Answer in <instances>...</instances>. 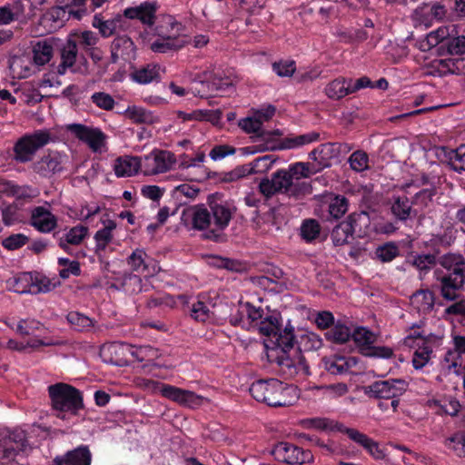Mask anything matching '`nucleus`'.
Segmentation results:
<instances>
[{"mask_svg": "<svg viewBox=\"0 0 465 465\" xmlns=\"http://www.w3.org/2000/svg\"><path fill=\"white\" fill-rule=\"evenodd\" d=\"M213 198V195L208 197V207L204 204H196L185 209L182 219L184 221L190 219L192 228L203 232L204 239L219 242L236 208L233 207L232 211L230 207L218 203Z\"/></svg>", "mask_w": 465, "mask_h": 465, "instance_id": "f257e3e1", "label": "nucleus"}, {"mask_svg": "<svg viewBox=\"0 0 465 465\" xmlns=\"http://www.w3.org/2000/svg\"><path fill=\"white\" fill-rule=\"evenodd\" d=\"M249 391L257 401L271 407H288L293 404L291 394L296 396V388L288 386L277 379L259 380L254 381Z\"/></svg>", "mask_w": 465, "mask_h": 465, "instance_id": "f03ea898", "label": "nucleus"}, {"mask_svg": "<svg viewBox=\"0 0 465 465\" xmlns=\"http://www.w3.org/2000/svg\"><path fill=\"white\" fill-rule=\"evenodd\" d=\"M312 185L306 182L292 181L285 169H280L272 174L271 179L264 178L259 183V191L266 198L276 193H284L295 199L312 193Z\"/></svg>", "mask_w": 465, "mask_h": 465, "instance_id": "7ed1b4c3", "label": "nucleus"}, {"mask_svg": "<svg viewBox=\"0 0 465 465\" xmlns=\"http://www.w3.org/2000/svg\"><path fill=\"white\" fill-rule=\"evenodd\" d=\"M53 408L58 411L57 417L65 419V412L76 415L84 408L83 397L79 390L66 384L56 383L48 387Z\"/></svg>", "mask_w": 465, "mask_h": 465, "instance_id": "20e7f679", "label": "nucleus"}, {"mask_svg": "<svg viewBox=\"0 0 465 465\" xmlns=\"http://www.w3.org/2000/svg\"><path fill=\"white\" fill-rule=\"evenodd\" d=\"M52 141L49 130H37L21 136L13 146L12 160L18 163H26L35 158L38 150Z\"/></svg>", "mask_w": 465, "mask_h": 465, "instance_id": "39448f33", "label": "nucleus"}, {"mask_svg": "<svg viewBox=\"0 0 465 465\" xmlns=\"http://www.w3.org/2000/svg\"><path fill=\"white\" fill-rule=\"evenodd\" d=\"M295 341L294 328L287 325L283 330L274 333L271 341L274 344V349L279 352L276 357L277 363L282 367L296 370L295 361L289 355V351L293 348Z\"/></svg>", "mask_w": 465, "mask_h": 465, "instance_id": "423d86ee", "label": "nucleus"}, {"mask_svg": "<svg viewBox=\"0 0 465 465\" xmlns=\"http://www.w3.org/2000/svg\"><path fill=\"white\" fill-rule=\"evenodd\" d=\"M144 386L153 391H159L163 397L182 405L192 407L200 404L202 401V397L192 391L183 390L153 380H146Z\"/></svg>", "mask_w": 465, "mask_h": 465, "instance_id": "0eeeda50", "label": "nucleus"}, {"mask_svg": "<svg viewBox=\"0 0 465 465\" xmlns=\"http://www.w3.org/2000/svg\"><path fill=\"white\" fill-rule=\"evenodd\" d=\"M27 446L28 440L24 430H15L0 434V462L7 464L14 460L18 452L25 451Z\"/></svg>", "mask_w": 465, "mask_h": 465, "instance_id": "6e6552de", "label": "nucleus"}, {"mask_svg": "<svg viewBox=\"0 0 465 465\" xmlns=\"http://www.w3.org/2000/svg\"><path fill=\"white\" fill-rule=\"evenodd\" d=\"M407 386V382L401 379L379 381L365 387V393L375 399H394L402 395Z\"/></svg>", "mask_w": 465, "mask_h": 465, "instance_id": "1a4fd4ad", "label": "nucleus"}, {"mask_svg": "<svg viewBox=\"0 0 465 465\" xmlns=\"http://www.w3.org/2000/svg\"><path fill=\"white\" fill-rule=\"evenodd\" d=\"M272 453L277 460L292 465L310 463L313 460V455L311 450H304L289 442L277 443L273 448Z\"/></svg>", "mask_w": 465, "mask_h": 465, "instance_id": "9d476101", "label": "nucleus"}, {"mask_svg": "<svg viewBox=\"0 0 465 465\" xmlns=\"http://www.w3.org/2000/svg\"><path fill=\"white\" fill-rule=\"evenodd\" d=\"M441 283V296L448 301H455L459 298L456 291L462 288L465 283V263H457L451 272L439 279Z\"/></svg>", "mask_w": 465, "mask_h": 465, "instance_id": "9b49d317", "label": "nucleus"}, {"mask_svg": "<svg viewBox=\"0 0 465 465\" xmlns=\"http://www.w3.org/2000/svg\"><path fill=\"white\" fill-rule=\"evenodd\" d=\"M77 139L85 143L93 152H100L105 145L106 135L99 129L82 124H72L67 127Z\"/></svg>", "mask_w": 465, "mask_h": 465, "instance_id": "f8f14e48", "label": "nucleus"}, {"mask_svg": "<svg viewBox=\"0 0 465 465\" xmlns=\"http://www.w3.org/2000/svg\"><path fill=\"white\" fill-rule=\"evenodd\" d=\"M64 157L56 151H50L32 164L33 171L38 175L50 178L64 170Z\"/></svg>", "mask_w": 465, "mask_h": 465, "instance_id": "ddd939ff", "label": "nucleus"}, {"mask_svg": "<svg viewBox=\"0 0 465 465\" xmlns=\"http://www.w3.org/2000/svg\"><path fill=\"white\" fill-rule=\"evenodd\" d=\"M136 57V48L127 35L117 36L111 44V62L116 64L120 59L130 63Z\"/></svg>", "mask_w": 465, "mask_h": 465, "instance_id": "4468645a", "label": "nucleus"}, {"mask_svg": "<svg viewBox=\"0 0 465 465\" xmlns=\"http://www.w3.org/2000/svg\"><path fill=\"white\" fill-rule=\"evenodd\" d=\"M169 153L165 151H153L142 160L141 169L144 175L165 173L171 168Z\"/></svg>", "mask_w": 465, "mask_h": 465, "instance_id": "2eb2a0df", "label": "nucleus"}, {"mask_svg": "<svg viewBox=\"0 0 465 465\" xmlns=\"http://www.w3.org/2000/svg\"><path fill=\"white\" fill-rule=\"evenodd\" d=\"M30 224L38 232L47 233L57 226V218L44 206H36L31 211Z\"/></svg>", "mask_w": 465, "mask_h": 465, "instance_id": "dca6fc26", "label": "nucleus"}, {"mask_svg": "<svg viewBox=\"0 0 465 465\" xmlns=\"http://www.w3.org/2000/svg\"><path fill=\"white\" fill-rule=\"evenodd\" d=\"M92 454L87 446H79L64 455L56 456L50 465H91Z\"/></svg>", "mask_w": 465, "mask_h": 465, "instance_id": "f3484780", "label": "nucleus"}, {"mask_svg": "<svg viewBox=\"0 0 465 465\" xmlns=\"http://www.w3.org/2000/svg\"><path fill=\"white\" fill-rule=\"evenodd\" d=\"M156 3L144 2L138 6L126 8L124 15L129 19H138L143 25H153L156 18Z\"/></svg>", "mask_w": 465, "mask_h": 465, "instance_id": "a211bd4d", "label": "nucleus"}, {"mask_svg": "<svg viewBox=\"0 0 465 465\" xmlns=\"http://www.w3.org/2000/svg\"><path fill=\"white\" fill-rule=\"evenodd\" d=\"M338 157L334 143H322L309 153V158L314 162L320 171L330 167L331 160Z\"/></svg>", "mask_w": 465, "mask_h": 465, "instance_id": "6ab92c4d", "label": "nucleus"}, {"mask_svg": "<svg viewBox=\"0 0 465 465\" xmlns=\"http://www.w3.org/2000/svg\"><path fill=\"white\" fill-rule=\"evenodd\" d=\"M77 53V42L69 37L61 48V63L57 66V73L59 74H64L67 68L72 67L75 64Z\"/></svg>", "mask_w": 465, "mask_h": 465, "instance_id": "aec40b11", "label": "nucleus"}, {"mask_svg": "<svg viewBox=\"0 0 465 465\" xmlns=\"http://www.w3.org/2000/svg\"><path fill=\"white\" fill-rule=\"evenodd\" d=\"M142 159L137 156L118 158L114 163V173L117 177L132 176L141 169Z\"/></svg>", "mask_w": 465, "mask_h": 465, "instance_id": "412c9836", "label": "nucleus"}, {"mask_svg": "<svg viewBox=\"0 0 465 465\" xmlns=\"http://www.w3.org/2000/svg\"><path fill=\"white\" fill-rule=\"evenodd\" d=\"M320 138V134L316 132H312L309 134L298 135L294 138H286L282 141L281 145L274 144H267L263 148H260L259 151H274L277 149H285V148H293L296 146L304 145L315 141H318Z\"/></svg>", "mask_w": 465, "mask_h": 465, "instance_id": "4be33fe9", "label": "nucleus"}, {"mask_svg": "<svg viewBox=\"0 0 465 465\" xmlns=\"http://www.w3.org/2000/svg\"><path fill=\"white\" fill-rule=\"evenodd\" d=\"M411 203L406 196L394 197L391 211L397 220L405 222L417 216V212L411 208Z\"/></svg>", "mask_w": 465, "mask_h": 465, "instance_id": "5701e85b", "label": "nucleus"}, {"mask_svg": "<svg viewBox=\"0 0 465 465\" xmlns=\"http://www.w3.org/2000/svg\"><path fill=\"white\" fill-rule=\"evenodd\" d=\"M30 289L32 293L49 292L61 284L60 281H54L39 272L29 273Z\"/></svg>", "mask_w": 465, "mask_h": 465, "instance_id": "b1692460", "label": "nucleus"}, {"mask_svg": "<svg viewBox=\"0 0 465 465\" xmlns=\"http://www.w3.org/2000/svg\"><path fill=\"white\" fill-rule=\"evenodd\" d=\"M88 227L84 225H76L65 233L64 237L59 239V247L64 251H67L68 245H79L88 235Z\"/></svg>", "mask_w": 465, "mask_h": 465, "instance_id": "393cba45", "label": "nucleus"}, {"mask_svg": "<svg viewBox=\"0 0 465 465\" xmlns=\"http://www.w3.org/2000/svg\"><path fill=\"white\" fill-rule=\"evenodd\" d=\"M131 75L135 82L146 84L160 78V66L156 64H148L134 70Z\"/></svg>", "mask_w": 465, "mask_h": 465, "instance_id": "a878e982", "label": "nucleus"}, {"mask_svg": "<svg viewBox=\"0 0 465 465\" xmlns=\"http://www.w3.org/2000/svg\"><path fill=\"white\" fill-rule=\"evenodd\" d=\"M351 78H338L331 81L326 87V94L331 99H341L352 94L351 92Z\"/></svg>", "mask_w": 465, "mask_h": 465, "instance_id": "bb28decb", "label": "nucleus"}, {"mask_svg": "<svg viewBox=\"0 0 465 465\" xmlns=\"http://www.w3.org/2000/svg\"><path fill=\"white\" fill-rule=\"evenodd\" d=\"M121 345L128 347L131 350V355L139 362H153L161 356L159 350L150 345H143L136 348L124 342H122Z\"/></svg>", "mask_w": 465, "mask_h": 465, "instance_id": "cd10ccee", "label": "nucleus"}, {"mask_svg": "<svg viewBox=\"0 0 465 465\" xmlns=\"http://www.w3.org/2000/svg\"><path fill=\"white\" fill-rule=\"evenodd\" d=\"M287 172L289 173L292 181L302 182L301 179L308 178L312 174H315L316 173L320 172V170H318V167L314 163L298 162L291 164L287 169Z\"/></svg>", "mask_w": 465, "mask_h": 465, "instance_id": "c85d7f7f", "label": "nucleus"}, {"mask_svg": "<svg viewBox=\"0 0 465 465\" xmlns=\"http://www.w3.org/2000/svg\"><path fill=\"white\" fill-rule=\"evenodd\" d=\"M353 441L363 447L375 460H383L385 453L379 443L364 433L355 434Z\"/></svg>", "mask_w": 465, "mask_h": 465, "instance_id": "c756f323", "label": "nucleus"}, {"mask_svg": "<svg viewBox=\"0 0 465 465\" xmlns=\"http://www.w3.org/2000/svg\"><path fill=\"white\" fill-rule=\"evenodd\" d=\"M351 335V329L340 321L333 324V326L325 332L326 339L337 344L347 342L350 341Z\"/></svg>", "mask_w": 465, "mask_h": 465, "instance_id": "7c9ffc66", "label": "nucleus"}, {"mask_svg": "<svg viewBox=\"0 0 465 465\" xmlns=\"http://www.w3.org/2000/svg\"><path fill=\"white\" fill-rule=\"evenodd\" d=\"M325 370L332 375H341L348 372L351 367L350 361L342 356H333L322 360Z\"/></svg>", "mask_w": 465, "mask_h": 465, "instance_id": "2f4dec72", "label": "nucleus"}, {"mask_svg": "<svg viewBox=\"0 0 465 465\" xmlns=\"http://www.w3.org/2000/svg\"><path fill=\"white\" fill-rule=\"evenodd\" d=\"M104 227L99 231L96 232L94 234V240L96 242V252L104 251L106 246L112 242L113 240V230L115 229L116 223L113 220H107L106 223L104 222Z\"/></svg>", "mask_w": 465, "mask_h": 465, "instance_id": "473e14b6", "label": "nucleus"}, {"mask_svg": "<svg viewBox=\"0 0 465 465\" xmlns=\"http://www.w3.org/2000/svg\"><path fill=\"white\" fill-rule=\"evenodd\" d=\"M125 115L138 124H152L157 121L151 112L138 106H129Z\"/></svg>", "mask_w": 465, "mask_h": 465, "instance_id": "72a5a7b5", "label": "nucleus"}, {"mask_svg": "<svg viewBox=\"0 0 465 465\" xmlns=\"http://www.w3.org/2000/svg\"><path fill=\"white\" fill-rule=\"evenodd\" d=\"M346 222L351 226L352 234L356 233L361 237L370 225V217L366 212L352 213L348 216Z\"/></svg>", "mask_w": 465, "mask_h": 465, "instance_id": "f704fd0d", "label": "nucleus"}, {"mask_svg": "<svg viewBox=\"0 0 465 465\" xmlns=\"http://www.w3.org/2000/svg\"><path fill=\"white\" fill-rule=\"evenodd\" d=\"M351 226L345 221L338 223L331 231V238L335 246L349 243V238L352 237Z\"/></svg>", "mask_w": 465, "mask_h": 465, "instance_id": "c9c22d12", "label": "nucleus"}, {"mask_svg": "<svg viewBox=\"0 0 465 465\" xmlns=\"http://www.w3.org/2000/svg\"><path fill=\"white\" fill-rule=\"evenodd\" d=\"M33 60L38 66L47 64L53 56V46L46 41H40L33 48Z\"/></svg>", "mask_w": 465, "mask_h": 465, "instance_id": "e433bc0d", "label": "nucleus"}, {"mask_svg": "<svg viewBox=\"0 0 465 465\" xmlns=\"http://www.w3.org/2000/svg\"><path fill=\"white\" fill-rule=\"evenodd\" d=\"M49 15L54 22L68 21L71 17L80 20L83 16V10L68 9L57 4V5L50 9Z\"/></svg>", "mask_w": 465, "mask_h": 465, "instance_id": "4c0bfd02", "label": "nucleus"}, {"mask_svg": "<svg viewBox=\"0 0 465 465\" xmlns=\"http://www.w3.org/2000/svg\"><path fill=\"white\" fill-rule=\"evenodd\" d=\"M411 302L419 311H429L434 306V293L430 290H418L411 296Z\"/></svg>", "mask_w": 465, "mask_h": 465, "instance_id": "58836bf2", "label": "nucleus"}, {"mask_svg": "<svg viewBox=\"0 0 465 465\" xmlns=\"http://www.w3.org/2000/svg\"><path fill=\"white\" fill-rule=\"evenodd\" d=\"M183 45L184 42L177 38L166 37L152 43L150 48L154 53L164 54L170 51L179 50Z\"/></svg>", "mask_w": 465, "mask_h": 465, "instance_id": "ea45409f", "label": "nucleus"}, {"mask_svg": "<svg viewBox=\"0 0 465 465\" xmlns=\"http://www.w3.org/2000/svg\"><path fill=\"white\" fill-rule=\"evenodd\" d=\"M351 339L353 340L355 344L359 347L360 352L365 346H370L375 341L374 334L364 327H358L351 331Z\"/></svg>", "mask_w": 465, "mask_h": 465, "instance_id": "a19ab883", "label": "nucleus"}, {"mask_svg": "<svg viewBox=\"0 0 465 465\" xmlns=\"http://www.w3.org/2000/svg\"><path fill=\"white\" fill-rule=\"evenodd\" d=\"M302 238L307 242L317 239L321 232L320 223L314 219L304 220L300 228Z\"/></svg>", "mask_w": 465, "mask_h": 465, "instance_id": "79ce46f5", "label": "nucleus"}, {"mask_svg": "<svg viewBox=\"0 0 465 465\" xmlns=\"http://www.w3.org/2000/svg\"><path fill=\"white\" fill-rule=\"evenodd\" d=\"M66 319L71 326L78 331H87L94 325L92 319L78 312H70Z\"/></svg>", "mask_w": 465, "mask_h": 465, "instance_id": "37998d69", "label": "nucleus"}, {"mask_svg": "<svg viewBox=\"0 0 465 465\" xmlns=\"http://www.w3.org/2000/svg\"><path fill=\"white\" fill-rule=\"evenodd\" d=\"M146 252L142 249H136L127 258V264L133 272L143 273L148 271V265L145 263Z\"/></svg>", "mask_w": 465, "mask_h": 465, "instance_id": "c03bdc74", "label": "nucleus"}, {"mask_svg": "<svg viewBox=\"0 0 465 465\" xmlns=\"http://www.w3.org/2000/svg\"><path fill=\"white\" fill-rule=\"evenodd\" d=\"M57 262L60 266L64 267L59 272V276L62 279H67L71 274L74 276H79L81 274L80 262L78 261H70L67 258H59Z\"/></svg>", "mask_w": 465, "mask_h": 465, "instance_id": "a18cd8bd", "label": "nucleus"}, {"mask_svg": "<svg viewBox=\"0 0 465 465\" xmlns=\"http://www.w3.org/2000/svg\"><path fill=\"white\" fill-rule=\"evenodd\" d=\"M200 85L202 89L207 87L208 91L213 94L224 91L228 87L232 86V82L227 77L223 78L221 76L214 75L211 81L200 82Z\"/></svg>", "mask_w": 465, "mask_h": 465, "instance_id": "49530a36", "label": "nucleus"}, {"mask_svg": "<svg viewBox=\"0 0 465 465\" xmlns=\"http://www.w3.org/2000/svg\"><path fill=\"white\" fill-rule=\"evenodd\" d=\"M425 343V341L423 342ZM432 349L430 346L423 344L420 346L413 353L412 365L414 369L420 370L430 361Z\"/></svg>", "mask_w": 465, "mask_h": 465, "instance_id": "de8ad7c7", "label": "nucleus"}, {"mask_svg": "<svg viewBox=\"0 0 465 465\" xmlns=\"http://www.w3.org/2000/svg\"><path fill=\"white\" fill-rule=\"evenodd\" d=\"M281 327L282 325L277 317L269 316L260 322L259 331L262 335L272 339L274 337V333L280 331Z\"/></svg>", "mask_w": 465, "mask_h": 465, "instance_id": "09e8293b", "label": "nucleus"}, {"mask_svg": "<svg viewBox=\"0 0 465 465\" xmlns=\"http://www.w3.org/2000/svg\"><path fill=\"white\" fill-rule=\"evenodd\" d=\"M276 161V158L272 154H267L259 158H256L250 163V173H259L267 172L273 163Z\"/></svg>", "mask_w": 465, "mask_h": 465, "instance_id": "8fccbe9b", "label": "nucleus"}, {"mask_svg": "<svg viewBox=\"0 0 465 465\" xmlns=\"http://www.w3.org/2000/svg\"><path fill=\"white\" fill-rule=\"evenodd\" d=\"M29 237L24 233H14L2 241V246L8 251H15L25 246Z\"/></svg>", "mask_w": 465, "mask_h": 465, "instance_id": "3c124183", "label": "nucleus"}, {"mask_svg": "<svg viewBox=\"0 0 465 465\" xmlns=\"http://www.w3.org/2000/svg\"><path fill=\"white\" fill-rule=\"evenodd\" d=\"M347 210L348 200L342 195L335 196L329 205V213L335 219H339L344 215Z\"/></svg>", "mask_w": 465, "mask_h": 465, "instance_id": "603ef678", "label": "nucleus"}, {"mask_svg": "<svg viewBox=\"0 0 465 465\" xmlns=\"http://www.w3.org/2000/svg\"><path fill=\"white\" fill-rule=\"evenodd\" d=\"M375 254L382 262H389L399 255V249L396 243L387 242L382 246H379L376 249Z\"/></svg>", "mask_w": 465, "mask_h": 465, "instance_id": "864d4df0", "label": "nucleus"}, {"mask_svg": "<svg viewBox=\"0 0 465 465\" xmlns=\"http://www.w3.org/2000/svg\"><path fill=\"white\" fill-rule=\"evenodd\" d=\"M351 168L356 172H362L368 169L369 156L361 150L355 151L349 157Z\"/></svg>", "mask_w": 465, "mask_h": 465, "instance_id": "5fc2aeb1", "label": "nucleus"}, {"mask_svg": "<svg viewBox=\"0 0 465 465\" xmlns=\"http://www.w3.org/2000/svg\"><path fill=\"white\" fill-rule=\"evenodd\" d=\"M361 354L366 357H377L390 359L393 356V350L387 346H365L361 349Z\"/></svg>", "mask_w": 465, "mask_h": 465, "instance_id": "6e6d98bb", "label": "nucleus"}, {"mask_svg": "<svg viewBox=\"0 0 465 465\" xmlns=\"http://www.w3.org/2000/svg\"><path fill=\"white\" fill-rule=\"evenodd\" d=\"M282 133L279 129H276V130H273V131H265V130L261 131L260 138L262 141H264L265 143L263 144H259V145H255V146L246 147V148H243V150L246 153H254L256 152H260L259 149L260 148H263L267 144L278 145L276 143V142L272 139V136H282Z\"/></svg>", "mask_w": 465, "mask_h": 465, "instance_id": "4d7b16f0", "label": "nucleus"}, {"mask_svg": "<svg viewBox=\"0 0 465 465\" xmlns=\"http://www.w3.org/2000/svg\"><path fill=\"white\" fill-rule=\"evenodd\" d=\"M239 126L247 134H255L260 138L261 131H263L261 118L247 117L239 122Z\"/></svg>", "mask_w": 465, "mask_h": 465, "instance_id": "13d9d810", "label": "nucleus"}, {"mask_svg": "<svg viewBox=\"0 0 465 465\" xmlns=\"http://www.w3.org/2000/svg\"><path fill=\"white\" fill-rule=\"evenodd\" d=\"M91 100L97 107L106 111L112 110L115 104L113 96L104 92L94 93L91 96Z\"/></svg>", "mask_w": 465, "mask_h": 465, "instance_id": "bf43d9fd", "label": "nucleus"}, {"mask_svg": "<svg viewBox=\"0 0 465 465\" xmlns=\"http://www.w3.org/2000/svg\"><path fill=\"white\" fill-rule=\"evenodd\" d=\"M443 46L447 48V52L450 54H464L465 35L450 38L444 42Z\"/></svg>", "mask_w": 465, "mask_h": 465, "instance_id": "052dcab7", "label": "nucleus"}, {"mask_svg": "<svg viewBox=\"0 0 465 465\" xmlns=\"http://www.w3.org/2000/svg\"><path fill=\"white\" fill-rule=\"evenodd\" d=\"M411 262L420 271H428L436 264V256L434 254L414 255Z\"/></svg>", "mask_w": 465, "mask_h": 465, "instance_id": "680f3d73", "label": "nucleus"}, {"mask_svg": "<svg viewBox=\"0 0 465 465\" xmlns=\"http://www.w3.org/2000/svg\"><path fill=\"white\" fill-rule=\"evenodd\" d=\"M93 26L98 28L100 34L104 37H109L113 35L115 31V23L114 21H104L97 15L94 17Z\"/></svg>", "mask_w": 465, "mask_h": 465, "instance_id": "e2e57ef3", "label": "nucleus"}, {"mask_svg": "<svg viewBox=\"0 0 465 465\" xmlns=\"http://www.w3.org/2000/svg\"><path fill=\"white\" fill-rule=\"evenodd\" d=\"M452 443L451 449L459 457H465V431H460L447 439Z\"/></svg>", "mask_w": 465, "mask_h": 465, "instance_id": "0e129e2a", "label": "nucleus"}, {"mask_svg": "<svg viewBox=\"0 0 465 465\" xmlns=\"http://www.w3.org/2000/svg\"><path fill=\"white\" fill-rule=\"evenodd\" d=\"M272 69L280 77L292 76L295 70L294 61H280L272 64Z\"/></svg>", "mask_w": 465, "mask_h": 465, "instance_id": "69168bd1", "label": "nucleus"}, {"mask_svg": "<svg viewBox=\"0 0 465 465\" xmlns=\"http://www.w3.org/2000/svg\"><path fill=\"white\" fill-rule=\"evenodd\" d=\"M436 194V188L432 185L430 188L423 189L418 192L413 198V204H420L422 207H427L429 203L432 201L433 196Z\"/></svg>", "mask_w": 465, "mask_h": 465, "instance_id": "338daca9", "label": "nucleus"}, {"mask_svg": "<svg viewBox=\"0 0 465 465\" xmlns=\"http://www.w3.org/2000/svg\"><path fill=\"white\" fill-rule=\"evenodd\" d=\"M465 63L463 58H449L442 59L440 61V67L450 74H460L461 67L460 65Z\"/></svg>", "mask_w": 465, "mask_h": 465, "instance_id": "774afa93", "label": "nucleus"}]
</instances>
